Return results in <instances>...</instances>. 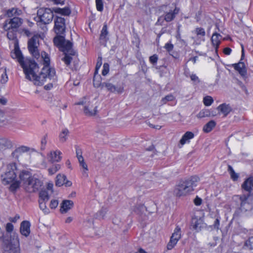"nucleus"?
Segmentation results:
<instances>
[{
    "label": "nucleus",
    "mask_w": 253,
    "mask_h": 253,
    "mask_svg": "<svg viewBox=\"0 0 253 253\" xmlns=\"http://www.w3.org/2000/svg\"><path fill=\"white\" fill-rule=\"evenodd\" d=\"M108 34L107 26L106 24H104L101 32L100 39L101 40H104L106 38Z\"/></svg>",
    "instance_id": "obj_38"
},
{
    "label": "nucleus",
    "mask_w": 253,
    "mask_h": 253,
    "mask_svg": "<svg viewBox=\"0 0 253 253\" xmlns=\"http://www.w3.org/2000/svg\"><path fill=\"white\" fill-rule=\"evenodd\" d=\"M194 203L196 206H199L202 203V200L201 198L197 197L194 200Z\"/></svg>",
    "instance_id": "obj_60"
},
{
    "label": "nucleus",
    "mask_w": 253,
    "mask_h": 253,
    "mask_svg": "<svg viewBox=\"0 0 253 253\" xmlns=\"http://www.w3.org/2000/svg\"><path fill=\"white\" fill-rule=\"evenodd\" d=\"M60 169V165L59 164H55L53 165L51 167L48 169V171L49 174L52 175Z\"/></svg>",
    "instance_id": "obj_36"
},
{
    "label": "nucleus",
    "mask_w": 253,
    "mask_h": 253,
    "mask_svg": "<svg viewBox=\"0 0 253 253\" xmlns=\"http://www.w3.org/2000/svg\"><path fill=\"white\" fill-rule=\"evenodd\" d=\"M12 147V142L6 138H0V151H4Z\"/></svg>",
    "instance_id": "obj_17"
},
{
    "label": "nucleus",
    "mask_w": 253,
    "mask_h": 253,
    "mask_svg": "<svg viewBox=\"0 0 253 253\" xmlns=\"http://www.w3.org/2000/svg\"><path fill=\"white\" fill-rule=\"evenodd\" d=\"M68 52L64 53L65 56L63 58H62V60L64 61L65 64L68 66L70 64L71 61L72 60V57L67 54Z\"/></svg>",
    "instance_id": "obj_41"
},
{
    "label": "nucleus",
    "mask_w": 253,
    "mask_h": 253,
    "mask_svg": "<svg viewBox=\"0 0 253 253\" xmlns=\"http://www.w3.org/2000/svg\"><path fill=\"white\" fill-rule=\"evenodd\" d=\"M104 87H105L108 91L111 92H117L118 93H121L124 91L123 87H116L115 85L108 82L103 83V88Z\"/></svg>",
    "instance_id": "obj_12"
},
{
    "label": "nucleus",
    "mask_w": 253,
    "mask_h": 253,
    "mask_svg": "<svg viewBox=\"0 0 253 253\" xmlns=\"http://www.w3.org/2000/svg\"><path fill=\"white\" fill-rule=\"evenodd\" d=\"M79 164H80V166L81 167H82L84 169V171L83 173V175L84 176L87 177L88 176V174L86 172V171L88 170V168H87V165L86 164V163L84 162V161L83 162L80 163Z\"/></svg>",
    "instance_id": "obj_48"
},
{
    "label": "nucleus",
    "mask_w": 253,
    "mask_h": 253,
    "mask_svg": "<svg viewBox=\"0 0 253 253\" xmlns=\"http://www.w3.org/2000/svg\"><path fill=\"white\" fill-rule=\"evenodd\" d=\"M8 81V77L6 73V68H4V72L1 75L0 83L1 84H5Z\"/></svg>",
    "instance_id": "obj_51"
},
{
    "label": "nucleus",
    "mask_w": 253,
    "mask_h": 253,
    "mask_svg": "<svg viewBox=\"0 0 253 253\" xmlns=\"http://www.w3.org/2000/svg\"><path fill=\"white\" fill-rule=\"evenodd\" d=\"M245 246L249 249H253V237L250 238L246 242Z\"/></svg>",
    "instance_id": "obj_44"
},
{
    "label": "nucleus",
    "mask_w": 253,
    "mask_h": 253,
    "mask_svg": "<svg viewBox=\"0 0 253 253\" xmlns=\"http://www.w3.org/2000/svg\"><path fill=\"white\" fill-rule=\"evenodd\" d=\"M58 205V202L56 200H52L51 201L49 207L51 209H55Z\"/></svg>",
    "instance_id": "obj_55"
},
{
    "label": "nucleus",
    "mask_w": 253,
    "mask_h": 253,
    "mask_svg": "<svg viewBox=\"0 0 253 253\" xmlns=\"http://www.w3.org/2000/svg\"><path fill=\"white\" fill-rule=\"evenodd\" d=\"M109 71V65L108 63H104L103 65V69L102 71L103 76H106Z\"/></svg>",
    "instance_id": "obj_52"
},
{
    "label": "nucleus",
    "mask_w": 253,
    "mask_h": 253,
    "mask_svg": "<svg viewBox=\"0 0 253 253\" xmlns=\"http://www.w3.org/2000/svg\"><path fill=\"white\" fill-rule=\"evenodd\" d=\"M69 133V130L67 128H63L59 134V140L60 142L62 143H65L68 138Z\"/></svg>",
    "instance_id": "obj_25"
},
{
    "label": "nucleus",
    "mask_w": 253,
    "mask_h": 253,
    "mask_svg": "<svg viewBox=\"0 0 253 253\" xmlns=\"http://www.w3.org/2000/svg\"><path fill=\"white\" fill-rule=\"evenodd\" d=\"M53 86L52 84H48L44 86V88L46 90L50 89Z\"/></svg>",
    "instance_id": "obj_63"
},
{
    "label": "nucleus",
    "mask_w": 253,
    "mask_h": 253,
    "mask_svg": "<svg viewBox=\"0 0 253 253\" xmlns=\"http://www.w3.org/2000/svg\"><path fill=\"white\" fill-rule=\"evenodd\" d=\"M249 195H243L242 196H240V200L241 201L240 205L241 207L242 208L244 205L246 203L247 201L249 198Z\"/></svg>",
    "instance_id": "obj_50"
},
{
    "label": "nucleus",
    "mask_w": 253,
    "mask_h": 253,
    "mask_svg": "<svg viewBox=\"0 0 253 253\" xmlns=\"http://www.w3.org/2000/svg\"><path fill=\"white\" fill-rule=\"evenodd\" d=\"M41 56L44 66L40 74L37 75L39 67L34 60L25 58L19 48L15 47L14 51L11 53L12 58L17 59L23 68L26 78L33 82L35 85L39 86L43 84L47 79L55 80V71L49 67L50 59L48 54L44 51L42 52Z\"/></svg>",
    "instance_id": "obj_1"
},
{
    "label": "nucleus",
    "mask_w": 253,
    "mask_h": 253,
    "mask_svg": "<svg viewBox=\"0 0 253 253\" xmlns=\"http://www.w3.org/2000/svg\"><path fill=\"white\" fill-rule=\"evenodd\" d=\"M62 49H59L60 51L65 52H70L72 51L73 43L69 41L65 40V42L61 43Z\"/></svg>",
    "instance_id": "obj_26"
},
{
    "label": "nucleus",
    "mask_w": 253,
    "mask_h": 253,
    "mask_svg": "<svg viewBox=\"0 0 253 253\" xmlns=\"http://www.w3.org/2000/svg\"><path fill=\"white\" fill-rule=\"evenodd\" d=\"M158 60V56L156 54H155L149 57V61L151 64H152L154 65L156 64Z\"/></svg>",
    "instance_id": "obj_49"
},
{
    "label": "nucleus",
    "mask_w": 253,
    "mask_h": 253,
    "mask_svg": "<svg viewBox=\"0 0 253 253\" xmlns=\"http://www.w3.org/2000/svg\"><path fill=\"white\" fill-rule=\"evenodd\" d=\"M40 38V35H34L28 42V48L30 53L33 57L37 59L41 56L39 49Z\"/></svg>",
    "instance_id": "obj_5"
},
{
    "label": "nucleus",
    "mask_w": 253,
    "mask_h": 253,
    "mask_svg": "<svg viewBox=\"0 0 253 253\" xmlns=\"http://www.w3.org/2000/svg\"><path fill=\"white\" fill-rule=\"evenodd\" d=\"M19 218L20 216L18 214H16L14 217L11 218L10 220L12 222H16Z\"/></svg>",
    "instance_id": "obj_62"
},
{
    "label": "nucleus",
    "mask_w": 253,
    "mask_h": 253,
    "mask_svg": "<svg viewBox=\"0 0 253 253\" xmlns=\"http://www.w3.org/2000/svg\"><path fill=\"white\" fill-rule=\"evenodd\" d=\"M62 153L59 150L51 152L49 155V161L51 162H59L61 160Z\"/></svg>",
    "instance_id": "obj_21"
},
{
    "label": "nucleus",
    "mask_w": 253,
    "mask_h": 253,
    "mask_svg": "<svg viewBox=\"0 0 253 253\" xmlns=\"http://www.w3.org/2000/svg\"><path fill=\"white\" fill-rule=\"evenodd\" d=\"M42 184V182L39 179L33 176L26 185L25 189L29 193L36 192L40 189Z\"/></svg>",
    "instance_id": "obj_8"
},
{
    "label": "nucleus",
    "mask_w": 253,
    "mask_h": 253,
    "mask_svg": "<svg viewBox=\"0 0 253 253\" xmlns=\"http://www.w3.org/2000/svg\"><path fill=\"white\" fill-rule=\"evenodd\" d=\"M47 135H45L41 140V150H43L45 149V145L47 143Z\"/></svg>",
    "instance_id": "obj_53"
},
{
    "label": "nucleus",
    "mask_w": 253,
    "mask_h": 253,
    "mask_svg": "<svg viewBox=\"0 0 253 253\" xmlns=\"http://www.w3.org/2000/svg\"><path fill=\"white\" fill-rule=\"evenodd\" d=\"M174 99V97L172 94H169L162 99L161 103L162 104H165L168 101H173Z\"/></svg>",
    "instance_id": "obj_40"
},
{
    "label": "nucleus",
    "mask_w": 253,
    "mask_h": 253,
    "mask_svg": "<svg viewBox=\"0 0 253 253\" xmlns=\"http://www.w3.org/2000/svg\"><path fill=\"white\" fill-rule=\"evenodd\" d=\"M35 152V150L25 146H21L16 148L14 151L12 153V155L17 157L18 155H22L23 153L28 152Z\"/></svg>",
    "instance_id": "obj_15"
},
{
    "label": "nucleus",
    "mask_w": 253,
    "mask_h": 253,
    "mask_svg": "<svg viewBox=\"0 0 253 253\" xmlns=\"http://www.w3.org/2000/svg\"><path fill=\"white\" fill-rule=\"evenodd\" d=\"M221 36L219 34L216 33H214L211 37V41L213 46L215 47L217 52L218 46L220 43V38Z\"/></svg>",
    "instance_id": "obj_24"
},
{
    "label": "nucleus",
    "mask_w": 253,
    "mask_h": 253,
    "mask_svg": "<svg viewBox=\"0 0 253 253\" xmlns=\"http://www.w3.org/2000/svg\"><path fill=\"white\" fill-rule=\"evenodd\" d=\"M181 238V230L180 227L177 226L174 230L173 233L172 234L170 240L168 243L167 248L169 250L172 249L177 243V242Z\"/></svg>",
    "instance_id": "obj_9"
},
{
    "label": "nucleus",
    "mask_w": 253,
    "mask_h": 253,
    "mask_svg": "<svg viewBox=\"0 0 253 253\" xmlns=\"http://www.w3.org/2000/svg\"><path fill=\"white\" fill-rule=\"evenodd\" d=\"M65 20L64 18L57 17L54 20V30L56 35L63 34L65 31Z\"/></svg>",
    "instance_id": "obj_10"
},
{
    "label": "nucleus",
    "mask_w": 253,
    "mask_h": 253,
    "mask_svg": "<svg viewBox=\"0 0 253 253\" xmlns=\"http://www.w3.org/2000/svg\"><path fill=\"white\" fill-rule=\"evenodd\" d=\"M194 134L192 132L187 131L182 136V138L179 141V143L181 145H183L186 143H189L190 140L193 138Z\"/></svg>",
    "instance_id": "obj_22"
},
{
    "label": "nucleus",
    "mask_w": 253,
    "mask_h": 253,
    "mask_svg": "<svg viewBox=\"0 0 253 253\" xmlns=\"http://www.w3.org/2000/svg\"><path fill=\"white\" fill-rule=\"evenodd\" d=\"M75 149L77 157L82 156V150L81 148L79 146L76 145Z\"/></svg>",
    "instance_id": "obj_57"
},
{
    "label": "nucleus",
    "mask_w": 253,
    "mask_h": 253,
    "mask_svg": "<svg viewBox=\"0 0 253 253\" xmlns=\"http://www.w3.org/2000/svg\"><path fill=\"white\" fill-rule=\"evenodd\" d=\"M102 65V57L98 56L97 58V63L95 66V71L94 72V74L96 75L98 73V70L100 69V67Z\"/></svg>",
    "instance_id": "obj_46"
},
{
    "label": "nucleus",
    "mask_w": 253,
    "mask_h": 253,
    "mask_svg": "<svg viewBox=\"0 0 253 253\" xmlns=\"http://www.w3.org/2000/svg\"><path fill=\"white\" fill-rule=\"evenodd\" d=\"M6 102H7V100L6 99L3 98H0V103L1 104L5 105V104H6Z\"/></svg>",
    "instance_id": "obj_64"
},
{
    "label": "nucleus",
    "mask_w": 253,
    "mask_h": 253,
    "mask_svg": "<svg viewBox=\"0 0 253 253\" xmlns=\"http://www.w3.org/2000/svg\"><path fill=\"white\" fill-rule=\"evenodd\" d=\"M17 170L15 163H10L7 166L5 173L1 175L2 181L3 184H8L15 179Z\"/></svg>",
    "instance_id": "obj_4"
},
{
    "label": "nucleus",
    "mask_w": 253,
    "mask_h": 253,
    "mask_svg": "<svg viewBox=\"0 0 253 253\" xmlns=\"http://www.w3.org/2000/svg\"><path fill=\"white\" fill-rule=\"evenodd\" d=\"M213 102L212 98L210 96H207L204 98L203 102L205 106H210Z\"/></svg>",
    "instance_id": "obj_42"
},
{
    "label": "nucleus",
    "mask_w": 253,
    "mask_h": 253,
    "mask_svg": "<svg viewBox=\"0 0 253 253\" xmlns=\"http://www.w3.org/2000/svg\"><path fill=\"white\" fill-rule=\"evenodd\" d=\"M179 8L175 7L173 10H169V12H166L164 15V19L166 21L169 22L175 18L176 15L179 13Z\"/></svg>",
    "instance_id": "obj_13"
},
{
    "label": "nucleus",
    "mask_w": 253,
    "mask_h": 253,
    "mask_svg": "<svg viewBox=\"0 0 253 253\" xmlns=\"http://www.w3.org/2000/svg\"><path fill=\"white\" fill-rule=\"evenodd\" d=\"M30 226L29 221L27 220L22 221L20 228L21 234L25 237H28L30 233Z\"/></svg>",
    "instance_id": "obj_14"
},
{
    "label": "nucleus",
    "mask_w": 253,
    "mask_h": 253,
    "mask_svg": "<svg viewBox=\"0 0 253 253\" xmlns=\"http://www.w3.org/2000/svg\"><path fill=\"white\" fill-rule=\"evenodd\" d=\"M93 85L94 87L99 88L100 87L101 89H103V83H101L99 80H96L95 79V75L94 74V77L93 78Z\"/></svg>",
    "instance_id": "obj_47"
},
{
    "label": "nucleus",
    "mask_w": 253,
    "mask_h": 253,
    "mask_svg": "<svg viewBox=\"0 0 253 253\" xmlns=\"http://www.w3.org/2000/svg\"><path fill=\"white\" fill-rule=\"evenodd\" d=\"M50 1L53 2L55 4H60L61 5H63L64 4V2L62 0H49Z\"/></svg>",
    "instance_id": "obj_59"
},
{
    "label": "nucleus",
    "mask_w": 253,
    "mask_h": 253,
    "mask_svg": "<svg viewBox=\"0 0 253 253\" xmlns=\"http://www.w3.org/2000/svg\"><path fill=\"white\" fill-rule=\"evenodd\" d=\"M97 106L93 107L90 105L85 106L84 107V113L87 116H92L96 115L97 113Z\"/></svg>",
    "instance_id": "obj_27"
},
{
    "label": "nucleus",
    "mask_w": 253,
    "mask_h": 253,
    "mask_svg": "<svg viewBox=\"0 0 253 253\" xmlns=\"http://www.w3.org/2000/svg\"><path fill=\"white\" fill-rule=\"evenodd\" d=\"M11 184L9 187L10 191L15 192L19 187L20 182L18 181L14 180L11 182Z\"/></svg>",
    "instance_id": "obj_39"
},
{
    "label": "nucleus",
    "mask_w": 253,
    "mask_h": 253,
    "mask_svg": "<svg viewBox=\"0 0 253 253\" xmlns=\"http://www.w3.org/2000/svg\"><path fill=\"white\" fill-rule=\"evenodd\" d=\"M39 201L47 202L49 199V196L47 191L42 190L39 193Z\"/></svg>",
    "instance_id": "obj_34"
},
{
    "label": "nucleus",
    "mask_w": 253,
    "mask_h": 253,
    "mask_svg": "<svg viewBox=\"0 0 253 253\" xmlns=\"http://www.w3.org/2000/svg\"><path fill=\"white\" fill-rule=\"evenodd\" d=\"M72 182L67 180L66 176L64 174H58L56 176L55 185L57 186L60 187L65 185L66 187H70L72 185Z\"/></svg>",
    "instance_id": "obj_11"
},
{
    "label": "nucleus",
    "mask_w": 253,
    "mask_h": 253,
    "mask_svg": "<svg viewBox=\"0 0 253 253\" xmlns=\"http://www.w3.org/2000/svg\"><path fill=\"white\" fill-rule=\"evenodd\" d=\"M217 109L226 117L232 110L231 107L226 103H223L219 105Z\"/></svg>",
    "instance_id": "obj_19"
},
{
    "label": "nucleus",
    "mask_w": 253,
    "mask_h": 253,
    "mask_svg": "<svg viewBox=\"0 0 253 253\" xmlns=\"http://www.w3.org/2000/svg\"><path fill=\"white\" fill-rule=\"evenodd\" d=\"M55 13L60 14L64 16H68L71 14V10L69 7H65L63 8H56L54 9Z\"/></svg>",
    "instance_id": "obj_31"
},
{
    "label": "nucleus",
    "mask_w": 253,
    "mask_h": 253,
    "mask_svg": "<svg viewBox=\"0 0 253 253\" xmlns=\"http://www.w3.org/2000/svg\"><path fill=\"white\" fill-rule=\"evenodd\" d=\"M193 33L196 34V36L198 38H202V40L204 41V37L206 35V32L205 29L202 27H198L196 28L194 31L192 32Z\"/></svg>",
    "instance_id": "obj_32"
},
{
    "label": "nucleus",
    "mask_w": 253,
    "mask_h": 253,
    "mask_svg": "<svg viewBox=\"0 0 253 253\" xmlns=\"http://www.w3.org/2000/svg\"><path fill=\"white\" fill-rule=\"evenodd\" d=\"M4 253H20L19 239L17 233H13L11 236L10 242L5 247Z\"/></svg>",
    "instance_id": "obj_7"
},
{
    "label": "nucleus",
    "mask_w": 253,
    "mask_h": 253,
    "mask_svg": "<svg viewBox=\"0 0 253 253\" xmlns=\"http://www.w3.org/2000/svg\"><path fill=\"white\" fill-rule=\"evenodd\" d=\"M74 203L71 200H64L61 203L60 212L66 213L70 210L73 206Z\"/></svg>",
    "instance_id": "obj_18"
},
{
    "label": "nucleus",
    "mask_w": 253,
    "mask_h": 253,
    "mask_svg": "<svg viewBox=\"0 0 253 253\" xmlns=\"http://www.w3.org/2000/svg\"><path fill=\"white\" fill-rule=\"evenodd\" d=\"M13 229V225L11 223H8L6 225V230L7 232H11Z\"/></svg>",
    "instance_id": "obj_58"
},
{
    "label": "nucleus",
    "mask_w": 253,
    "mask_h": 253,
    "mask_svg": "<svg viewBox=\"0 0 253 253\" xmlns=\"http://www.w3.org/2000/svg\"><path fill=\"white\" fill-rule=\"evenodd\" d=\"M22 22V19L17 17L7 19L4 21L2 28L4 31L7 32V37L8 39L13 40L16 38V32Z\"/></svg>",
    "instance_id": "obj_3"
},
{
    "label": "nucleus",
    "mask_w": 253,
    "mask_h": 253,
    "mask_svg": "<svg viewBox=\"0 0 253 253\" xmlns=\"http://www.w3.org/2000/svg\"><path fill=\"white\" fill-rule=\"evenodd\" d=\"M33 177L29 171L25 170H22L19 174V178L23 181L25 186L28 183V181L31 178Z\"/></svg>",
    "instance_id": "obj_20"
},
{
    "label": "nucleus",
    "mask_w": 253,
    "mask_h": 253,
    "mask_svg": "<svg viewBox=\"0 0 253 253\" xmlns=\"http://www.w3.org/2000/svg\"><path fill=\"white\" fill-rule=\"evenodd\" d=\"M216 122L213 120H211L207 123L203 127V130L206 133L211 132L216 126Z\"/></svg>",
    "instance_id": "obj_30"
},
{
    "label": "nucleus",
    "mask_w": 253,
    "mask_h": 253,
    "mask_svg": "<svg viewBox=\"0 0 253 253\" xmlns=\"http://www.w3.org/2000/svg\"><path fill=\"white\" fill-rule=\"evenodd\" d=\"M242 188L248 192H251L253 187V177L247 179L242 185Z\"/></svg>",
    "instance_id": "obj_23"
},
{
    "label": "nucleus",
    "mask_w": 253,
    "mask_h": 253,
    "mask_svg": "<svg viewBox=\"0 0 253 253\" xmlns=\"http://www.w3.org/2000/svg\"><path fill=\"white\" fill-rule=\"evenodd\" d=\"M220 225V217H217L215 219L213 226L215 229L218 230L219 228Z\"/></svg>",
    "instance_id": "obj_54"
},
{
    "label": "nucleus",
    "mask_w": 253,
    "mask_h": 253,
    "mask_svg": "<svg viewBox=\"0 0 253 253\" xmlns=\"http://www.w3.org/2000/svg\"><path fill=\"white\" fill-rule=\"evenodd\" d=\"M96 9L99 11H102L103 10V2L102 0H95Z\"/></svg>",
    "instance_id": "obj_43"
},
{
    "label": "nucleus",
    "mask_w": 253,
    "mask_h": 253,
    "mask_svg": "<svg viewBox=\"0 0 253 253\" xmlns=\"http://www.w3.org/2000/svg\"><path fill=\"white\" fill-rule=\"evenodd\" d=\"M164 47L168 52H170L172 50L173 45L170 43L168 42L165 44Z\"/></svg>",
    "instance_id": "obj_56"
},
{
    "label": "nucleus",
    "mask_w": 253,
    "mask_h": 253,
    "mask_svg": "<svg viewBox=\"0 0 253 253\" xmlns=\"http://www.w3.org/2000/svg\"><path fill=\"white\" fill-rule=\"evenodd\" d=\"M231 49L229 47H225L224 48L223 52L226 55H230L231 52Z\"/></svg>",
    "instance_id": "obj_61"
},
{
    "label": "nucleus",
    "mask_w": 253,
    "mask_h": 253,
    "mask_svg": "<svg viewBox=\"0 0 253 253\" xmlns=\"http://www.w3.org/2000/svg\"><path fill=\"white\" fill-rule=\"evenodd\" d=\"M210 115V112L208 110H202L198 113L197 117L199 118H202L208 117Z\"/></svg>",
    "instance_id": "obj_45"
},
{
    "label": "nucleus",
    "mask_w": 253,
    "mask_h": 253,
    "mask_svg": "<svg viewBox=\"0 0 253 253\" xmlns=\"http://www.w3.org/2000/svg\"><path fill=\"white\" fill-rule=\"evenodd\" d=\"M185 75L186 77H189L191 80L193 82L194 84H197L200 82V80L198 77L195 74H190L188 72H185Z\"/></svg>",
    "instance_id": "obj_33"
},
{
    "label": "nucleus",
    "mask_w": 253,
    "mask_h": 253,
    "mask_svg": "<svg viewBox=\"0 0 253 253\" xmlns=\"http://www.w3.org/2000/svg\"><path fill=\"white\" fill-rule=\"evenodd\" d=\"M199 180V178L198 176H193L184 181H180L174 189L175 194L178 197L186 195L194 190Z\"/></svg>",
    "instance_id": "obj_2"
},
{
    "label": "nucleus",
    "mask_w": 253,
    "mask_h": 253,
    "mask_svg": "<svg viewBox=\"0 0 253 253\" xmlns=\"http://www.w3.org/2000/svg\"><path fill=\"white\" fill-rule=\"evenodd\" d=\"M65 37L61 35H57L53 39V43L55 46L59 49H62L63 47L61 46V43L65 42Z\"/></svg>",
    "instance_id": "obj_28"
},
{
    "label": "nucleus",
    "mask_w": 253,
    "mask_h": 253,
    "mask_svg": "<svg viewBox=\"0 0 253 253\" xmlns=\"http://www.w3.org/2000/svg\"><path fill=\"white\" fill-rule=\"evenodd\" d=\"M22 11L16 8H12L8 9L6 12V15L8 17L14 18L15 17H18V16L21 15Z\"/></svg>",
    "instance_id": "obj_29"
},
{
    "label": "nucleus",
    "mask_w": 253,
    "mask_h": 253,
    "mask_svg": "<svg viewBox=\"0 0 253 253\" xmlns=\"http://www.w3.org/2000/svg\"><path fill=\"white\" fill-rule=\"evenodd\" d=\"M37 16L40 22L44 24H47L52 21L54 15L51 9L42 7L38 10Z\"/></svg>",
    "instance_id": "obj_6"
},
{
    "label": "nucleus",
    "mask_w": 253,
    "mask_h": 253,
    "mask_svg": "<svg viewBox=\"0 0 253 253\" xmlns=\"http://www.w3.org/2000/svg\"><path fill=\"white\" fill-rule=\"evenodd\" d=\"M46 202L45 201H39V207L41 210H42L44 213H49V210L48 208H47L46 206Z\"/></svg>",
    "instance_id": "obj_37"
},
{
    "label": "nucleus",
    "mask_w": 253,
    "mask_h": 253,
    "mask_svg": "<svg viewBox=\"0 0 253 253\" xmlns=\"http://www.w3.org/2000/svg\"><path fill=\"white\" fill-rule=\"evenodd\" d=\"M228 171L230 174L232 179L234 181H236L239 177V175L235 172L233 168L230 165H228Z\"/></svg>",
    "instance_id": "obj_35"
},
{
    "label": "nucleus",
    "mask_w": 253,
    "mask_h": 253,
    "mask_svg": "<svg viewBox=\"0 0 253 253\" xmlns=\"http://www.w3.org/2000/svg\"><path fill=\"white\" fill-rule=\"evenodd\" d=\"M232 66L242 76H245L247 74V70L244 62L240 61L238 63L233 64Z\"/></svg>",
    "instance_id": "obj_16"
}]
</instances>
